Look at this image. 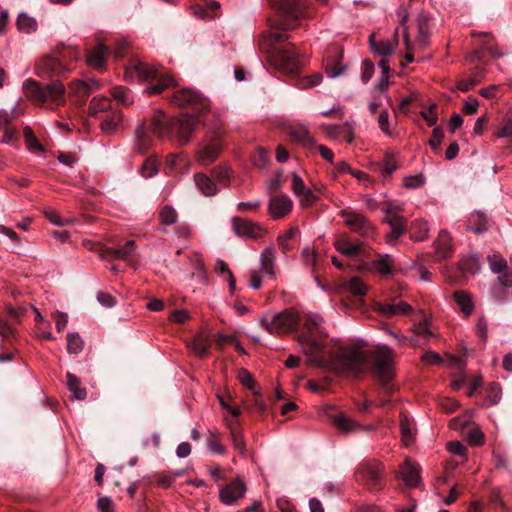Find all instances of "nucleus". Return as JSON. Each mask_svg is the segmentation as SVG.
I'll list each match as a JSON object with an SVG mask.
<instances>
[{"mask_svg":"<svg viewBox=\"0 0 512 512\" xmlns=\"http://www.w3.org/2000/svg\"><path fill=\"white\" fill-rule=\"evenodd\" d=\"M303 320L304 332L298 336V342L306 355L317 356L323 352L322 339L328 336L323 318L316 313H307L302 318L294 309H286L272 317L263 315L260 326L270 335H283L296 332Z\"/></svg>","mask_w":512,"mask_h":512,"instance_id":"nucleus-1","label":"nucleus"},{"mask_svg":"<svg viewBox=\"0 0 512 512\" xmlns=\"http://www.w3.org/2000/svg\"><path fill=\"white\" fill-rule=\"evenodd\" d=\"M125 79L128 81L156 80V84H151L144 89L148 95L159 94L176 85L172 76L163 74L157 68L141 61H133L126 67Z\"/></svg>","mask_w":512,"mask_h":512,"instance_id":"nucleus-2","label":"nucleus"},{"mask_svg":"<svg viewBox=\"0 0 512 512\" xmlns=\"http://www.w3.org/2000/svg\"><path fill=\"white\" fill-rule=\"evenodd\" d=\"M23 90L26 97L38 104L51 102L61 104L64 102L65 87L60 81H52L49 84L41 86L33 79H27L23 82Z\"/></svg>","mask_w":512,"mask_h":512,"instance_id":"nucleus-3","label":"nucleus"},{"mask_svg":"<svg viewBox=\"0 0 512 512\" xmlns=\"http://www.w3.org/2000/svg\"><path fill=\"white\" fill-rule=\"evenodd\" d=\"M334 368L339 373H361L366 370L367 357L358 348H341L335 355L329 356Z\"/></svg>","mask_w":512,"mask_h":512,"instance_id":"nucleus-4","label":"nucleus"},{"mask_svg":"<svg viewBox=\"0 0 512 512\" xmlns=\"http://www.w3.org/2000/svg\"><path fill=\"white\" fill-rule=\"evenodd\" d=\"M268 54L271 65L279 71L285 74H295L299 71L300 61L292 48L274 47Z\"/></svg>","mask_w":512,"mask_h":512,"instance_id":"nucleus-5","label":"nucleus"},{"mask_svg":"<svg viewBox=\"0 0 512 512\" xmlns=\"http://www.w3.org/2000/svg\"><path fill=\"white\" fill-rule=\"evenodd\" d=\"M373 359L374 377L382 383L390 381L394 375L392 350L386 345L379 346L373 353Z\"/></svg>","mask_w":512,"mask_h":512,"instance_id":"nucleus-6","label":"nucleus"},{"mask_svg":"<svg viewBox=\"0 0 512 512\" xmlns=\"http://www.w3.org/2000/svg\"><path fill=\"white\" fill-rule=\"evenodd\" d=\"M222 146L223 143L220 132L214 131L198 145L195 152V160L198 164L203 166L212 164L217 160Z\"/></svg>","mask_w":512,"mask_h":512,"instance_id":"nucleus-7","label":"nucleus"},{"mask_svg":"<svg viewBox=\"0 0 512 512\" xmlns=\"http://www.w3.org/2000/svg\"><path fill=\"white\" fill-rule=\"evenodd\" d=\"M382 210L385 214L384 221L391 228V233L387 236V241L390 245H393L405 231L402 208L396 203L387 202L383 205Z\"/></svg>","mask_w":512,"mask_h":512,"instance_id":"nucleus-8","label":"nucleus"},{"mask_svg":"<svg viewBox=\"0 0 512 512\" xmlns=\"http://www.w3.org/2000/svg\"><path fill=\"white\" fill-rule=\"evenodd\" d=\"M339 215L344 219V224L351 232L361 236H370L372 234L373 226L363 214L351 208H345L340 210Z\"/></svg>","mask_w":512,"mask_h":512,"instance_id":"nucleus-9","label":"nucleus"},{"mask_svg":"<svg viewBox=\"0 0 512 512\" xmlns=\"http://www.w3.org/2000/svg\"><path fill=\"white\" fill-rule=\"evenodd\" d=\"M231 225L233 232L239 237L258 239L266 233V229L259 223L240 217H233Z\"/></svg>","mask_w":512,"mask_h":512,"instance_id":"nucleus-10","label":"nucleus"},{"mask_svg":"<svg viewBox=\"0 0 512 512\" xmlns=\"http://www.w3.org/2000/svg\"><path fill=\"white\" fill-rule=\"evenodd\" d=\"M199 120L191 115H182L180 118H173V134L182 145L187 144L194 132Z\"/></svg>","mask_w":512,"mask_h":512,"instance_id":"nucleus-11","label":"nucleus"},{"mask_svg":"<svg viewBox=\"0 0 512 512\" xmlns=\"http://www.w3.org/2000/svg\"><path fill=\"white\" fill-rule=\"evenodd\" d=\"M291 190L299 201L302 207H308L317 201L315 193L308 188L303 179L297 174H291Z\"/></svg>","mask_w":512,"mask_h":512,"instance_id":"nucleus-12","label":"nucleus"},{"mask_svg":"<svg viewBox=\"0 0 512 512\" xmlns=\"http://www.w3.org/2000/svg\"><path fill=\"white\" fill-rule=\"evenodd\" d=\"M334 247L343 256L354 259L361 256L364 243L360 240L351 241L346 234H341L335 239Z\"/></svg>","mask_w":512,"mask_h":512,"instance_id":"nucleus-13","label":"nucleus"},{"mask_svg":"<svg viewBox=\"0 0 512 512\" xmlns=\"http://www.w3.org/2000/svg\"><path fill=\"white\" fill-rule=\"evenodd\" d=\"M292 208L293 201L287 195H274L268 201V212L273 219L284 218Z\"/></svg>","mask_w":512,"mask_h":512,"instance_id":"nucleus-14","label":"nucleus"},{"mask_svg":"<svg viewBox=\"0 0 512 512\" xmlns=\"http://www.w3.org/2000/svg\"><path fill=\"white\" fill-rule=\"evenodd\" d=\"M246 490L245 483L237 479L219 490L220 500L225 505H234L238 499L244 497Z\"/></svg>","mask_w":512,"mask_h":512,"instance_id":"nucleus-15","label":"nucleus"},{"mask_svg":"<svg viewBox=\"0 0 512 512\" xmlns=\"http://www.w3.org/2000/svg\"><path fill=\"white\" fill-rule=\"evenodd\" d=\"M70 94L83 101L90 93L100 89L101 84L95 78L78 79L70 84Z\"/></svg>","mask_w":512,"mask_h":512,"instance_id":"nucleus-16","label":"nucleus"},{"mask_svg":"<svg viewBox=\"0 0 512 512\" xmlns=\"http://www.w3.org/2000/svg\"><path fill=\"white\" fill-rule=\"evenodd\" d=\"M382 465L378 462L365 463L356 472L358 481L368 485L376 484L381 478Z\"/></svg>","mask_w":512,"mask_h":512,"instance_id":"nucleus-17","label":"nucleus"},{"mask_svg":"<svg viewBox=\"0 0 512 512\" xmlns=\"http://www.w3.org/2000/svg\"><path fill=\"white\" fill-rule=\"evenodd\" d=\"M35 70L39 76L59 75L67 71L65 66L61 64L58 59L51 56L43 57L36 64Z\"/></svg>","mask_w":512,"mask_h":512,"instance_id":"nucleus-18","label":"nucleus"},{"mask_svg":"<svg viewBox=\"0 0 512 512\" xmlns=\"http://www.w3.org/2000/svg\"><path fill=\"white\" fill-rule=\"evenodd\" d=\"M173 118L159 112L154 116L149 129L158 137H166L173 134Z\"/></svg>","mask_w":512,"mask_h":512,"instance_id":"nucleus-19","label":"nucleus"},{"mask_svg":"<svg viewBox=\"0 0 512 512\" xmlns=\"http://www.w3.org/2000/svg\"><path fill=\"white\" fill-rule=\"evenodd\" d=\"M399 477L409 487H418L421 483L419 467L409 460H406L400 467Z\"/></svg>","mask_w":512,"mask_h":512,"instance_id":"nucleus-20","label":"nucleus"},{"mask_svg":"<svg viewBox=\"0 0 512 512\" xmlns=\"http://www.w3.org/2000/svg\"><path fill=\"white\" fill-rule=\"evenodd\" d=\"M172 102L179 107L194 105L198 102L200 106L205 105V101L199 99L198 92L192 89H180L175 91Z\"/></svg>","mask_w":512,"mask_h":512,"instance_id":"nucleus-21","label":"nucleus"},{"mask_svg":"<svg viewBox=\"0 0 512 512\" xmlns=\"http://www.w3.org/2000/svg\"><path fill=\"white\" fill-rule=\"evenodd\" d=\"M188 348L197 356L204 357L210 351V334L202 330L188 343Z\"/></svg>","mask_w":512,"mask_h":512,"instance_id":"nucleus-22","label":"nucleus"},{"mask_svg":"<svg viewBox=\"0 0 512 512\" xmlns=\"http://www.w3.org/2000/svg\"><path fill=\"white\" fill-rule=\"evenodd\" d=\"M102 132L110 134L116 132L123 125L122 115L117 110H112L99 118Z\"/></svg>","mask_w":512,"mask_h":512,"instance_id":"nucleus-23","label":"nucleus"},{"mask_svg":"<svg viewBox=\"0 0 512 512\" xmlns=\"http://www.w3.org/2000/svg\"><path fill=\"white\" fill-rule=\"evenodd\" d=\"M275 250L273 246L265 248L260 255V272L262 275H266L275 278Z\"/></svg>","mask_w":512,"mask_h":512,"instance_id":"nucleus-24","label":"nucleus"},{"mask_svg":"<svg viewBox=\"0 0 512 512\" xmlns=\"http://www.w3.org/2000/svg\"><path fill=\"white\" fill-rule=\"evenodd\" d=\"M376 310L384 316L391 317L406 315L412 310V307L406 302L399 301L397 303H379L376 306Z\"/></svg>","mask_w":512,"mask_h":512,"instance_id":"nucleus-25","label":"nucleus"},{"mask_svg":"<svg viewBox=\"0 0 512 512\" xmlns=\"http://www.w3.org/2000/svg\"><path fill=\"white\" fill-rule=\"evenodd\" d=\"M435 254L439 259H445L448 257L451 249L452 242L450 234L446 230H442L436 241L434 242Z\"/></svg>","mask_w":512,"mask_h":512,"instance_id":"nucleus-26","label":"nucleus"},{"mask_svg":"<svg viewBox=\"0 0 512 512\" xmlns=\"http://www.w3.org/2000/svg\"><path fill=\"white\" fill-rule=\"evenodd\" d=\"M16 27L20 33L32 34L38 29L37 20L26 12H20L17 15Z\"/></svg>","mask_w":512,"mask_h":512,"instance_id":"nucleus-27","label":"nucleus"},{"mask_svg":"<svg viewBox=\"0 0 512 512\" xmlns=\"http://www.w3.org/2000/svg\"><path fill=\"white\" fill-rule=\"evenodd\" d=\"M369 43L371 50L373 53L381 55V56H387L390 55L396 46V41L392 40H376L374 35H371L369 37Z\"/></svg>","mask_w":512,"mask_h":512,"instance_id":"nucleus-28","label":"nucleus"},{"mask_svg":"<svg viewBox=\"0 0 512 512\" xmlns=\"http://www.w3.org/2000/svg\"><path fill=\"white\" fill-rule=\"evenodd\" d=\"M348 291L353 296L362 297L367 293V285L358 277L350 278L345 284L339 286L337 291Z\"/></svg>","mask_w":512,"mask_h":512,"instance_id":"nucleus-29","label":"nucleus"},{"mask_svg":"<svg viewBox=\"0 0 512 512\" xmlns=\"http://www.w3.org/2000/svg\"><path fill=\"white\" fill-rule=\"evenodd\" d=\"M108 54V49L99 44L95 49H93L87 57V64L95 69H101L105 65L106 56Z\"/></svg>","mask_w":512,"mask_h":512,"instance_id":"nucleus-30","label":"nucleus"},{"mask_svg":"<svg viewBox=\"0 0 512 512\" xmlns=\"http://www.w3.org/2000/svg\"><path fill=\"white\" fill-rule=\"evenodd\" d=\"M194 181L199 191L205 196H213L218 191L214 182L203 173L195 174Z\"/></svg>","mask_w":512,"mask_h":512,"instance_id":"nucleus-31","label":"nucleus"},{"mask_svg":"<svg viewBox=\"0 0 512 512\" xmlns=\"http://www.w3.org/2000/svg\"><path fill=\"white\" fill-rule=\"evenodd\" d=\"M91 115L96 118H100L101 115H104L110 111H112L111 103L106 97L96 96L92 98L89 105Z\"/></svg>","mask_w":512,"mask_h":512,"instance_id":"nucleus-32","label":"nucleus"},{"mask_svg":"<svg viewBox=\"0 0 512 512\" xmlns=\"http://www.w3.org/2000/svg\"><path fill=\"white\" fill-rule=\"evenodd\" d=\"M106 253L111 254L117 259L128 261L135 254V243L133 240H129L119 248L107 249Z\"/></svg>","mask_w":512,"mask_h":512,"instance_id":"nucleus-33","label":"nucleus"},{"mask_svg":"<svg viewBox=\"0 0 512 512\" xmlns=\"http://www.w3.org/2000/svg\"><path fill=\"white\" fill-rule=\"evenodd\" d=\"M290 136L294 141L304 146L312 145L314 143L313 137L310 135L309 130L306 126L303 125L292 127L290 129Z\"/></svg>","mask_w":512,"mask_h":512,"instance_id":"nucleus-34","label":"nucleus"},{"mask_svg":"<svg viewBox=\"0 0 512 512\" xmlns=\"http://www.w3.org/2000/svg\"><path fill=\"white\" fill-rule=\"evenodd\" d=\"M453 298L465 316H468L473 312L474 304L469 293L465 291H457L453 294Z\"/></svg>","mask_w":512,"mask_h":512,"instance_id":"nucleus-35","label":"nucleus"},{"mask_svg":"<svg viewBox=\"0 0 512 512\" xmlns=\"http://www.w3.org/2000/svg\"><path fill=\"white\" fill-rule=\"evenodd\" d=\"M272 5L277 7L283 14L289 17H298L297 0H271Z\"/></svg>","mask_w":512,"mask_h":512,"instance_id":"nucleus-36","label":"nucleus"},{"mask_svg":"<svg viewBox=\"0 0 512 512\" xmlns=\"http://www.w3.org/2000/svg\"><path fill=\"white\" fill-rule=\"evenodd\" d=\"M374 269L381 275H389L393 271V259L390 255H379L378 259L372 263Z\"/></svg>","mask_w":512,"mask_h":512,"instance_id":"nucleus-37","label":"nucleus"},{"mask_svg":"<svg viewBox=\"0 0 512 512\" xmlns=\"http://www.w3.org/2000/svg\"><path fill=\"white\" fill-rule=\"evenodd\" d=\"M300 234V231L297 227H290L287 231L280 234L277 238L278 246L284 251L287 252L292 249V245L290 241L296 238Z\"/></svg>","mask_w":512,"mask_h":512,"instance_id":"nucleus-38","label":"nucleus"},{"mask_svg":"<svg viewBox=\"0 0 512 512\" xmlns=\"http://www.w3.org/2000/svg\"><path fill=\"white\" fill-rule=\"evenodd\" d=\"M468 227L471 231L480 234L487 230L485 215L481 212H474L468 219Z\"/></svg>","mask_w":512,"mask_h":512,"instance_id":"nucleus-39","label":"nucleus"},{"mask_svg":"<svg viewBox=\"0 0 512 512\" xmlns=\"http://www.w3.org/2000/svg\"><path fill=\"white\" fill-rule=\"evenodd\" d=\"M67 386L75 399L83 400L86 398V390L80 387L79 379L70 372L67 373Z\"/></svg>","mask_w":512,"mask_h":512,"instance_id":"nucleus-40","label":"nucleus"},{"mask_svg":"<svg viewBox=\"0 0 512 512\" xmlns=\"http://www.w3.org/2000/svg\"><path fill=\"white\" fill-rule=\"evenodd\" d=\"M332 423L344 433L353 431L357 424L353 420L347 418L343 413H338L332 417Z\"/></svg>","mask_w":512,"mask_h":512,"instance_id":"nucleus-41","label":"nucleus"},{"mask_svg":"<svg viewBox=\"0 0 512 512\" xmlns=\"http://www.w3.org/2000/svg\"><path fill=\"white\" fill-rule=\"evenodd\" d=\"M111 95L114 100H116L118 103L122 104L123 106H129L133 103V95L131 94L130 90L125 87H114L111 90Z\"/></svg>","mask_w":512,"mask_h":512,"instance_id":"nucleus-42","label":"nucleus"},{"mask_svg":"<svg viewBox=\"0 0 512 512\" xmlns=\"http://www.w3.org/2000/svg\"><path fill=\"white\" fill-rule=\"evenodd\" d=\"M215 272L218 275L224 277V279L228 281L229 287H230L231 291L233 292L236 288V282H235V279L233 277L231 270L229 269L228 265L223 260L218 259L216 261Z\"/></svg>","mask_w":512,"mask_h":512,"instance_id":"nucleus-43","label":"nucleus"},{"mask_svg":"<svg viewBox=\"0 0 512 512\" xmlns=\"http://www.w3.org/2000/svg\"><path fill=\"white\" fill-rule=\"evenodd\" d=\"M429 227L425 221H416L411 226V239L414 241H423L427 238Z\"/></svg>","mask_w":512,"mask_h":512,"instance_id":"nucleus-44","label":"nucleus"},{"mask_svg":"<svg viewBox=\"0 0 512 512\" xmlns=\"http://www.w3.org/2000/svg\"><path fill=\"white\" fill-rule=\"evenodd\" d=\"M400 429H401V436L402 441L405 446H409L414 441V434L411 429V423L408 419V417L404 416L400 420Z\"/></svg>","mask_w":512,"mask_h":512,"instance_id":"nucleus-45","label":"nucleus"},{"mask_svg":"<svg viewBox=\"0 0 512 512\" xmlns=\"http://www.w3.org/2000/svg\"><path fill=\"white\" fill-rule=\"evenodd\" d=\"M488 263L491 271L495 274H501L507 269V262L500 254H492L488 256Z\"/></svg>","mask_w":512,"mask_h":512,"instance_id":"nucleus-46","label":"nucleus"},{"mask_svg":"<svg viewBox=\"0 0 512 512\" xmlns=\"http://www.w3.org/2000/svg\"><path fill=\"white\" fill-rule=\"evenodd\" d=\"M84 342L77 333H69L67 335V349L70 353L78 354L82 351Z\"/></svg>","mask_w":512,"mask_h":512,"instance_id":"nucleus-47","label":"nucleus"},{"mask_svg":"<svg viewBox=\"0 0 512 512\" xmlns=\"http://www.w3.org/2000/svg\"><path fill=\"white\" fill-rule=\"evenodd\" d=\"M323 80L321 73H314L310 76L301 78L297 82V87L300 89H309L319 85Z\"/></svg>","mask_w":512,"mask_h":512,"instance_id":"nucleus-48","label":"nucleus"},{"mask_svg":"<svg viewBox=\"0 0 512 512\" xmlns=\"http://www.w3.org/2000/svg\"><path fill=\"white\" fill-rule=\"evenodd\" d=\"M398 17L400 18V26L396 29L395 34L397 35L400 32L403 33L404 39H405V44H406V50H409L410 49L409 37H408L407 28L405 26V23L408 18V11L404 8L400 9L398 11Z\"/></svg>","mask_w":512,"mask_h":512,"instance_id":"nucleus-49","label":"nucleus"},{"mask_svg":"<svg viewBox=\"0 0 512 512\" xmlns=\"http://www.w3.org/2000/svg\"><path fill=\"white\" fill-rule=\"evenodd\" d=\"M501 398V388L497 383H491L487 390L485 403L487 405H495Z\"/></svg>","mask_w":512,"mask_h":512,"instance_id":"nucleus-50","label":"nucleus"},{"mask_svg":"<svg viewBox=\"0 0 512 512\" xmlns=\"http://www.w3.org/2000/svg\"><path fill=\"white\" fill-rule=\"evenodd\" d=\"M287 39H288V36L285 33L278 32V31L269 32L265 36V41L271 47L265 48L266 52L268 53L269 50L276 47L275 44L282 43V42L286 41Z\"/></svg>","mask_w":512,"mask_h":512,"instance_id":"nucleus-51","label":"nucleus"},{"mask_svg":"<svg viewBox=\"0 0 512 512\" xmlns=\"http://www.w3.org/2000/svg\"><path fill=\"white\" fill-rule=\"evenodd\" d=\"M233 445L241 454L244 453L245 443L242 437L241 431L234 427L231 423L229 424Z\"/></svg>","mask_w":512,"mask_h":512,"instance_id":"nucleus-52","label":"nucleus"},{"mask_svg":"<svg viewBox=\"0 0 512 512\" xmlns=\"http://www.w3.org/2000/svg\"><path fill=\"white\" fill-rule=\"evenodd\" d=\"M25 140L30 152L43 151V146L37 141L30 128L25 129Z\"/></svg>","mask_w":512,"mask_h":512,"instance_id":"nucleus-53","label":"nucleus"},{"mask_svg":"<svg viewBox=\"0 0 512 512\" xmlns=\"http://www.w3.org/2000/svg\"><path fill=\"white\" fill-rule=\"evenodd\" d=\"M16 116V106L12 107L10 110L0 109V129L7 128Z\"/></svg>","mask_w":512,"mask_h":512,"instance_id":"nucleus-54","label":"nucleus"},{"mask_svg":"<svg viewBox=\"0 0 512 512\" xmlns=\"http://www.w3.org/2000/svg\"><path fill=\"white\" fill-rule=\"evenodd\" d=\"M160 220L164 225H172L177 220V213L172 207H164L160 212Z\"/></svg>","mask_w":512,"mask_h":512,"instance_id":"nucleus-55","label":"nucleus"},{"mask_svg":"<svg viewBox=\"0 0 512 512\" xmlns=\"http://www.w3.org/2000/svg\"><path fill=\"white\" fill-rule=\"evenodd\" d=\"M436 110L437 106L435 104H432L429 106L427 110H423L420 112V115L426 120L429 126H434L438 121Z\"/></svg>","mask_w":512,"mask_h":512,"instance_id":"nucleus-56","label":"nucleus"},{"mask_svg":"<svg viewBox=\"0 0 512 512\" xmlns=\"http://www.w3.org/2000/svg\"><path fill=\"white\" fill-rule=\"evenodd\" d=\"M302 258L307 266L314 268L317 264V252L310 247H305L302 251Z\"/></svg>","mask_w":512,"mask_h":512,"instance_id":"nucleus-57","label":"nucleus"},{"mask_svg":"<svg viewBox=\"0 0 512 512\" xmlns=\"http://www.w3.org/2000/svg\"><path fill=\"white\" fill-rule=\"evenodd\" d=\"M346 69H347L346 65H340V64L332 65V64L327 63L325 66L326 75L328 76V78H331V79H335V78L339 77L340 75L344 74Z\"/></svg>","mask_w":512,"mask_h":512,"instance_id":"nucleus-58","label":"nucleus"},{"mask_svg":"<svg viewBox=\"0 0 512 512\" xmlns=\"http://www.w3.org/2000/svg\"><path fill=\"white\" fill-rule=\"evenodd\" d=\"M424 183L425 179L422 174L410 175L404 178V186L407 188H419Z\"/></svg>","mask_w":512,"mask_h":512,"instance_id":"nucleus-59","label":"nucleus"},{"mask_svg":"<svg viewBox=\"0 0 512 512\" xmlns=\"http://www.w3.org/2000/svg\"><path fill=\"white\" fill-rule=\"evenodd\" d=\"M378 125H379V128L380 130L388 135V136H391L392 135V131L390 129V124H389V113L387 110H383L379 117H378Z\"/></svg>","mask_w":512,"mask_h":512,"instance_id":"nucleus-60","label":"nucleus"},{"mask_svg":"<svg viewBox=\"0 0 512 512\" xmlns=\"http://www.w3.org/2000/svg\"><path fill=\"white\" fill-rule=\"evenodd\" d=\"M375 71L374 64L368 60L363 61L361 70V80L363 83L369 82Z\"/></svg>","mask_w":512,"mask_h":512,"instance_id":"nucleus-61","label":"nucleus"},{"mask_svg":"<svg viewBox=\"0 0 512 512\" xmlns=\"http://www.w3.org/2000/svg\"><path fill=\"white\" fill-rule=\"evenodd\" d=\"M157 172V165L155 161L151 159L147 160L141 167V174L146 178L154 176Z\"/></svg>","mask_w":512,"mask_h":512,"instance_id":"nucleus-62","label":"nucleus"},{"mask_svg":"<svg viewBox=\"0 0 512 512\" xmlns=\"http://www.w3.org/2000/svg\"><path fill=\"white\" fill-rule=\"evenodd\" d=\"M478 78L476 76H470L468 78H464L458 81L457 88L463 92L469 91L472 87H474L478 83Z\"/></svg>","mask_w":512,"mask_h":512,"instance_id":"nucleus-63","label":"nucleus"},{"mask_svg":"<svg viewBox=\"0 0 512 512\" xmlns=\"http://www.w3.org/2000/svg\"><path fill=\"white\" fill-rule=\"evenodd\" d=\"M497 137L510 138L512 137V118L507 119L497 131Z\"/></svg>","mask_w":512,"mask_h":512,"instance_id":"nucleus-64","label":"nucleus"}]
</instances>
